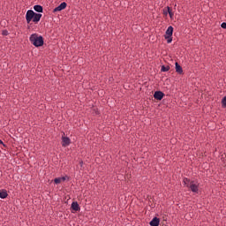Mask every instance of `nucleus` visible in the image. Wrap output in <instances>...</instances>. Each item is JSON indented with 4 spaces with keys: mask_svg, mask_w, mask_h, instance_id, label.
<instances>
[{
    "mask_svg": "<svg viewBox=\"0 0 226 226\" xmlns=\"http://www.w3.org/2000/svg\"><path fill=\"white\" fill-rule=\"evenodd\" d=\"M41 16H42L41 14H40V13H35V12H34V15L32 20H33L34 23H38V22L40 21Z\"/></svg>",
    "mask_w": 226,
    "mask_h": 226,
    "instance_id": "obj_10",
    "label": "nucleus"
},
{
    "mask_svg": "<svg viewBox=\"0 0 226 226\" xmlns=\"http://www.w3.org/2000/svg\"><path fill=\"white\" fill-rule=\"evenodd\" d=\"M71 144V139L68 137H62V147H66V146H69Z\"/></svg>",
    "mask_w": 226,
    "mask_h": 226,
    "instance_id": "obj_5",
    "label": "nucleus"
},
{
    "mask_svg": "<svg viewBox=\"0 0 226 226\" xmlns=\"http://www.w3.org/2000/svg\"><path fill=\"white\" fill-rule=\"evenodd\" d=\"M0 144L4 147H5V145L4 144V142L0 139Z\"/></svg>",
    "mask_w": 226,
    "mask_h": 226,
    "instance_id": "obj_22",
    "label": "nucleus"
},
{
    "mask_svg": "<svg viewBox=\"0 0 226 226\" xmlns=\"http://www.w3.org/2000/svg\"><path fill=\"white\" fill-rule=\"evenodd\" d=\"M176 71H177V72H178V73H180V74L183 73V69H182V67L179 65L178 63H176Z\"/></svg>",
    "mask_w": 226,
    "mask_h": 226,
    "instance_id": "obj_13",
    "label": "nucleus"
},
{
    "mask_svg": "<svg viewBox=\"0 0 226 226\" xmlns=\"http://www.w3.org/2000/svg\"><path fill=\"white\" fill-rule=\"evenodd\" d=\"M34 10L35 11H37V12H42V11H43V8H42V6H41V5H34Z\"/></svg>",
    "mask_w": 226,
    "mask_h": 226,
    "instance_id": "obj_12",
    "label": "nucleus"
},
{
    "mask_svg": "<svg viewBox=\"0 0 226 226\" xmlns=\"http://www.w3.org/2000/svg\"><path fill=\"white\" fill-rule=\"evenodd\" d=\"M167 9H168V12L170 14V11H171V9L169 6L167 7Z\"/></svg>",
    "mask_w": 226,
    "mask_h": 226,
    "instance_id": "obj_21",
    "label": "nucleus"
},
{
    "mask_svg": "<svg viewBox=\"0 0 226 226\" xmlns=\"http://www.w3.org/2000/svg\"><path fill=\"white\" fill-rule=\"evenodd\" d=\"M170 69V66H164V65L162 66V72H168Z\"/></svg>",
    "mask_w": 226,
    "mask_h": 226,
    "instance_id": "obj_15",
    "label": "nucleus"
},
{
    "mask_svg": "<svg viewBox=\"0 0 226 226\" xmlns=\"http://www.w3.org/2000/svg\"><path fill=\"white\" fill-rule=\"evenodd\" d=\"M61 182H65L66 180H69V177L68 176H64L60 177Z\"/></svg>",
    "mask_w": 226,
    "mask_h": 226,
    "instance_id": "obj_16",
    "label": "nucleus"
},
{
    "mask_svg": "<svg viewBox=\"0 0 226 226\" xmlns=\"http://www.w3.org/2000/svg\"><path fill=\"white\" fill-rule=\"evenodd\" d=\"M170 17L172 19V17L174 16V13L172 12V11H170Z\"/></svg>",
    "mask_w": 226,
    "mask_h": 226,
    "instance_id": "obj_19",
    "label": "nucleus"
},
{
    "mask_svg": "<svg viewBox=\"0 0 226 226\" xmlns=\"http://www.w3.org/2000/svg\"><path fill=\"white\" fill-rule=\"evenodd\" d=\"M222 27L224 28V29L226 28V23H225V22H223V23L222 24Z\"/></svg>",
    "mask_w": 226,
    "mask_h": 226,
    "instance_id": "obj_20",
    "label": "nucleus"
},
{
    "mask_svg": "<svg viewBox=\"0 0 226 226\" xmlns=\"http://www.w3.org/2000/svg\"><path fill=\"white\" fill-rule=\"evenodd\" d=\"M66 6H67V4L64 2V3H62L59 6H57L56 8H55L53 11H54V12L60 11L65 9Z\"/></svg>",
    "mask_w": 226,
    "mask_h": 226,
    "instance_id": "obj_7",
    "label": "nucleus"
},
{
    "mask_svg": "<svg viewBox=\"0 0 226 226\" xmlns=\"http://www.w3.org/2000/svg\"><path fill=\"white\" fill-rule=\"evenodd\" d=\"M54 182H55L56 185H60V184L62 183L60 177H56V178L54 179Z\"/></svg>",
    "mask_w": 226,
    "mask_h": 226,
    "instance_id": "obj_14",
    "label": "nucleus"
},
{
    "mask_svg": "<svg viewBox=\"0 0 226 226\" xmlns=\"http://www.w3.org/2000/svg\"><path fill=\"white\" fill-rule=\"evenodd\" d=\"M29 40L35 47H41L44 43L42 36H39L37 34H33Z\"/></svg>",
    "mask_w": 226,
    "mask_h": 226,
    "instance_id": "obj_2",
    "label": "nucleus"
},
{
    "mask_svg": "<svg viewBox=\"0 0 226 226\" xmlns=\"http://www.w3.org/2000/svg\"><path fill=\"white\" fill-rule=\"evenodd\" d=\"M184 184H185V186L191 189V191L193 193H198V192H199V184L197 182L191 181L188 178H184Z\"/></svg>",
    "mask_w": 226,
    "mask_h": 226,
    "instance_id": "obj_1",
    "label": "nucleus"
},
{
    "mask_svg": "<svg viewBox=\"0 0 226 226\" xmlns=\"http://www.w3.org/2000/svg\"><path fill=\"white\" fill-rule=\"evenodd\" d=\"M163 96H164V94L162 91H156L154 94V97L159 101H161L163 98Z\"/></svg>",
    "mask_w": 226,
    "mask_h": 226,
    "instance_id": "obj_6",
    "label": "nucleus"
},
{
    "mask_svg": "<svg viewBox=\"0 0 226 226\" xmlns=\"http://www.w3.org/2000/svg\"><path fill=\"white\" fill-rule=\"evenodd\" d=\"M222 106L226 107V96L222 99Z\"/></svg>",
    "mask_w": 226,
    "mask_h": 226,
    "instance_id": "obj_17",
    "label": "nucleus"
},
{
    "mask_svg": "<svg viewBox=\"0 0 226 226\" xmlns=\"http://www.w3.org/2000/svg\"><path fill=\"white\" fill-rule=\"evenodd\" d=\"M173 30L174 28L170 26L166 31L165 39L167 40L168 43H170L172 41Z\"/></svg>",
    "mask_w": 226,
    "mask_h": 226,
    "instance_id": "obj_3",
    "label": "nucleus"
},
{
    "mask_svg": "<svg viewBox=\"0 0 226 226\" xmlns=\"http://www.w3.org/2000/svg\"><path fill=\"white\" fill-rule=\"evenodd\" d=\"M2 34H3V35H8V32H7L6 30H4V31L2 32Z\"/></svg>",
    "mask_w": 226,
    "mask_h": 226,
    "instance_id": "obj_18",
    "label": "nucleus"
},
{
    "mask_svg": "<svg viewBox=\"0 0 226 226\" xmlns=\"http://www.w3.org/2000/svg\"><path fill=\"white\" fill-rule=\"evenodd\" d=\"M8 197L6 190H0V199L4 200Z\"/></svg>",
    "mask_w": 226,
    "mask_h": 226,
    "instance_id": "obj_11",
    "label": "nucleus"
},
{
    "mask_svg": "<svg viewBox=\"0 0 226 226\" xmlns=\"http://www.w3.org/2000/svg\"><path fill=\"white\" fill-rule=\"evenodd\" d=\"M151 226H159L160 225V219L158 217L153 218V220L150 222Z\"/></svg>",
    "mask_w": 226,
    "mask_h": 226,
    "instance_id": "obj_9",
    "label": "nucleus"
},
{
    "mask_svg": "<svg viewBox=\"0 0 226 226\" xmlns=\"http://www.w3.org/2000/svg\"><path fill=\"white\" fill-rule=\"evenodd\" d=\"M35 12L32 10H28L26 14V23L29 24L34 19V15Z\"/></svg>",
    "mask_w": 226,
    "mask_h": 226,
    "instance_id": "obj_4",
    "label": "nucleus"
},
{
    "mask_svg": "<svg viewBox=\"0 0 226 226\" xmlns=\"http://www.w3.org/2000/svg\"><path fill=\"white\" fill-rule=\"evenodd\" d=\"M72 209L75 212L80 211L79 205L78 204L77 201H73L72 204Z\"/></svg>",
    "mask_w": 226,
    "mask_h": 226,
    "instance_id": "obj_8",
    "label": "nucleus"
}]
</instances>
